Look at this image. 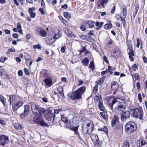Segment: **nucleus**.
<instances>
[{"mask_svg":"<svg viewBox=\"0 0 147 147\" xmlns=\"http://www.w3.org/2000/svg\"><path fill=\"white\" fill-rule=\"evenodd\" d=\"M14 127L16 129H20L22 128L21 125L19 123H16L14 124Z\"/></svg>","mask_w":147,"mask_h":147,"instance_id":"obj_36","label":"nucleus"},{"mask_svg":"<svg viewBox=\"0 0 147 147\" xmlns=\"http://www.w3.org/2000/svg\"><path fill=\"white\" fill-rule=\"evenodd\" d=\"M31 109L33 114L35 115H42L45 112L44 109L39 107L35 103H32L31 105Z\"/></svg>","mask_w":147,"mask_h":147,"instance_id":"obj_3","label":"nucleus"},{"mask_svg":"<svg viewBox=\"0 0 147 147\" xmlns=\"http://www.w3.org/2000/svg\"><path fill=\"white\" fill-rule=\"evenodd\" d=\"M130 144L127 141H124L122 147H130Z\"/></svg>","mask_w":147,"mask_h":147,"instance_id":"obj_35","label":"nucleus"},{"mask_svg":"<svg viewBox=\"0 0 147 147\" xmlns=\"http://www.w3.org/2000/svg\"><path fill=\"white\" fill-rule=\"evenodd\" d=\"M103 131L105 132V133L107 134L108 133V129L107 127L106 126H104L103 128H102Z\"/></svg>","mask_w":147,"mask_h":147,"instance_id":"obj_50","label":"nucleus"},{"mask_svg":"<svg viewBox=\"0 0 147 147\" xmlns=\"http://www.w3.org/2000/svg\"><path fill=\"white\" fill-rule=\"evenodd\" d=\"M128 54L129 56H134L135 55L134 51L131 52H129L128 53Z\"/></svg>","mask_w":147,"mask_h":147,"instance_id":"obj_55","label":"nucleus"},{"mask_svg":"<svg viewBox=\"0 0 147 147\" xmlns=\"http://www.w3.org/2000/svg\"><path fill=\"white\" fill-rule=\"evenodd\" d=\"M116 18L117 20H119L121 19V20L122 21L123 24V26L124 27L125 25L126 21L125 19V18H124V17H123L122 16L117 15L116 16Z\"/></svg>","mask_w":147,"mask_h":147,"instance_id":"obj_17","label":"nucleus"},{"mask_svg":"<svg viewBox=\"0 0 147 147\" xmlns=\"http://www.w3.org/2000/svg\"><path fill=\"white\" fill-rule=\"evenodd\" d=\"M115 109L116 110L117 113L120 114H122L123 111L125 110V109L120 106L119 105L115 107Z\"/></svg>","mask_w":147,"mask_h":147,"instance_id":"obj_18","label":"nucleus"},{"mask_svg":"<svg viewBox=\"0 0 147 147\" xmlns=\"http://www.w3.org/2000/svg\"><path fill=\"white\" fill-rule=\"evenodd\" d=\"M24 113L21 114L20 117L21 118H24L27 116L30 111V107L28 105H26L24 106Z\"/></svg>","mask_w":147,"mask_h":147,"instance_id":"obj_11","label":"nucleus"},{"mask_svg":"<svg viewBox=\"0 0 147 147\" xmlns=\"http://www.w3.org/2000/svg\"><path fill=\"white\" fill-rule=\"evenodd\" d=\"M15 49L14 48H11V49H8V51L6 53V54L7 55H9L10 54V52H15Z\"/></svg>","mask_w":147,"mask_h":147,"instance_id":"obj_37","label":"nucleus"},{"mask_svg":"<svg viewBox=\"0 0 147 147\" xmlns=\"http://www.w3.org/2000/svg\"><path fill=\"white\" fill-rule=\"evenodd\" d=\"M80 29L81 30L83 31H85L86 28H87L85 25V23L84 22L83 23L82 25L80 27Z\"/></svg>","mask_w":147,"mask_h":147,"instance_id":"obj_41","label":"nucleus"},{"mask_svg":"<svg viewBox=\"0 0 147 147\" xmlns=\"http://www.w3.org/2000/svg\"><path fill=\"white\" fill-rule=\"evenodd\" d=\"M58 92L59 93L58 94H63V90L62 87L59 88L58 89Z\"/></svg>","mask_w":147,"mask_h":147,"instance_id":"obj_45","label":"nucleus"},{"mask_svg":"<svg viewBox=\"0 0 147 147\" xmlns=\"http://www.w3.org/2000/svg\"><path fill=\"white\" fill-rule=\"evenodd\" d=\"M108 71L109 74H111L113 72V68L110 66L108 67Z\"/></svg>","mask_w":147,"mask_h":147,"instance_id":"obj_42","label":"nucleus"},{"mask_svg":"<svg viewBox=\"0 0 147 147\" xmlns=\"http://www.w3.org/2000/svg\"><path fill=\"white\" fill-rule=\"evenodd\" d=\"M66 47L65 46L63 47L61 49V51L62 53H64L65 51Z\"/></svg>","mask_w":147,"mask_h":147,"instance_id":"obj_62","label":"nucleus"},{"mask_svg":"<svg viewBox=\"0 0 147 147\" xmlns=\"http://www.w3.org/2000/svg\"><path fill=\"white\" fill-rule=\"evenodd\" d=\"M137 129L135 123L132 121L128 122L125 126V131L128 134H130L134 132Z\"/></svg>","mask_w":147,"mask_h":147,"instance_id":"obj_2","label":"nucleus"},{"mask_svg":"<svg viewBox=\"0 0 147 147\" xmlns=\"http://www.w3.org/2000/svg\"><path fill=\"white\" fill-rule=\"evenodd\" d=\"M9 142L8 136L2 135L0 136V145L3 146L7 144Z\"/></svg>","mask_w":147,"mask_h":147,"instance_id":"obj_9","label":"nucleus"},{"mask_svg":"<svg viewBox=\"0 0 147 147\" xmlns=\"http://www.w3.org/2000/svg\"><path fill=\"white\" fill-rule=\"evenodd\" d=\"M86 28H93L94 27V21L92 20H88L84 22Z\"/></svg>","mask_w":147,"mask_h":147,"instance_id":"obj_13","label":"nucleus"},{"mask_svg":"<svg viewBox=\"0 0 147 147\" xmlns=\"http://www.w3.org/2000/svg\"><path fill=\"white\" fill-rule=\"evenodd\" d=\"M5 100L6 99L5 98H3V97H0V101L2 102L4 106L5 105Z\"/></svg>","mask_w":147,"mask_h":147,"instance_id":"obj_46","label":"nucleus"},{"mask_svg":"<svg viewBox=\"0 0 147 147\" xmlns=\"http://www.w3.org/2000/svg\"><path fill=\"white\" fill-rule=\"evenodd\" d=\"M103 59L104 60V61L107 63H109V62L107 59V57L105 56H104L103 57Z\"/></svg>","mask_w":147,"mask_h":147,"instance_id":"obj_58","label":"nucleus"},{"mask_svg":"<svg viewBox=\"0 0 147 147\" xmlns=\"http://www.w3.org/2000/svg\"><path fill=\"white\" fill-rule=\"evenodd\" d=\"M112 26L111 22H109L105 24L104 26V28L106 30L111 28Z\"/></svg>","mask_w":147,"mask_h":147,"instance_id":"obj_24","label":"nucleus"},{"mask_svg":"<svg viewBox=\"0 0 147 147\" xmlns=\"http://www.w3.org/2000/svg\"><path fill=\"white\" fill-rule=\"evenodd\" d=\"M132 67L134 71H136L138 68L137 65L136 64H134L132 66Z\"/></svg>","mask_w":147,"mask_h":147,"instance_id":"obj_56","label":"nucleus"},{"mask_svg":"<svg viewBox=\"0 0 147 147\" xmlns=\"http://www.w3.org/2000/svg\"><path fill=\"white\" fill-rule=\"evenodd\" d=\"M45 118L47 119H49V120L51 119L49 115V113H45Z\"/></svg>","mask_w":147,"mask_h":147,"instance_id":"obj_54","label":"nucleus"},{"mask_svg":"<svg viewBox=\"0 0 147 147\" xmlns=\"http://www.w3.org/2000/svg\"><path fill=\"white\" fill-rule=\"evenodd\" d=\"M24 71L26 75H29V70L26 68H25L24 69Z\"/></svg>","mask_w":147,"mask_h":147,"instance_id":"obj_52","label":"nucleus"},{"mask_svg":"<svg viewBox=\"0 0 147 147\" xmlns=\"http://www.w3.org/2000/svg\"><path fill=\"white\" fill-rule=\"evenodd\" d=\"M73 131L78 137L80 136V134L78 132V127H75L74 128Z\"/></svg>","mask_w":147,"mask_h":147,"instance_id":"obj_39","label":"nucleus"},{"mask_svg":"<svg viewBox=\"0 0 147 147\" xmlns=\"http://www.w3.org/2000/svg\"><path fill=\"white\" fill-rule=\"evenodd\" d=\"M105 76H104L102 77L98 81H97L98 84H101L103 83L105 79Z\"/></svg>","mask_w":147,"mask_h":147,"instance_id":"obj_30","label":"nucleus"},{"mask_svg":"<svg viewBox=\"0 0 147 147\" xmlns=\"http://www.w3.org/2000/svg\"><path fill=\"white\" fill-rule=\"evenodd\" d=\"M92 130L90 131L88 128H87L86 127V131H85L84 132V134H90L92 132V131H93V128L92 127H91Z\"/></svg>","mask_w":147,"mask_h":147,"instance_id":"obj_34","label":"nucleus"},{"mask_svg":"<svg viewBox=\"0 0 147 147\" xmlns=\"http://www.w3.org/2000/svg\"><path fill=\"white\" fill-rule=\"evenodd\" d=\"M38 34L43 37H45L46 36L47 32L45 30L42 29Z\"/></svg>","mask_w":147,"mask_h":147,"instance_id":"obj_26","label":"nucleus"},{"mask_svg":"<svg viewBox=\"0 0 147 147\" xmlns=\"http://www.w3.org/2000/svg\"><path fill=\"white\" fill-rule=\"evenodd\" d=\"M118 105L125 109L127 105V103L124 102H119Z\"/></svg>","mask_w":147,"mask_h":147,"instance_id":"obj_25","label":"nucleus"},{"mask_svg":"<svg viewBox=\"0 0 147 147\" xmlns=\"http://www.w3.org/2000/svg\"><path fill=\"white\" fill-rule=\"evenodd\" d=\"M91 138L95 145H98L99 144V139L97 135H92L91 136Z\"/></svg>","mask_w":147,"mask_h":147,"instance_id":"obj_15","label":"nucleus"},{"mask_svg":"<svg viewBox=\"0 0 147 147\" xmlns=\"http://www.w3.org/2000/svg\"><path fill=\"white\" fill-rule=\"evenodd\" d=\"M43 8H40L39 9V11H40L41 14L42 15H45V12L43 10Z\"/></svg>","mask_w":147,"mask_h":147,"instance_id":"obj_51","label":"nucleus"},{"mask_svg":"<svg viewBox=\"0 0 147 147\" xmlns=\"http://www.w3.org/2000/svg\"><path fill=\"white\" fill-rule=\"evenodd\" d=\"M137 40V45L136 47L137 48H139L140 46V38H137L136 39Z\"/></svg>","mask_w":147,"mask_h":147,"instance_id":"obj_47","label":"nucleus"},{"mask_svg":"<svg viewBox=\"0 0 147 147\" xmlns=\"http://www.w3.org/2000/svg\"><path fill=\"white\" fill-rule=\"evenodd\" d=\"M62 110L60 109H57L55 110V114H58Z\"/></svg>","mask_w":147,"mask_h":147,"instance_id":"obj_61","label":"nucleus"},{"mask_svg":"<svg viewBox=\"0 0 147 147\" xmlns=\"http://www.w3.org/2000/svg\"><path fill=\"white\" fill-rule=\"evenodd\" d=\"M130 111H126L123 112L121 114V119L123 122H125L127 120L130 118Z\"/></svg>","mask_w":147,"mask_h":147,"instance_id":"obj_8","label":"nucleus"},{"mask_svg":"<svg viewBox=\"0 0 147 147\" xmlns=\"http://www.w3.org/2000/svg\"><path fill=\"white\" fill-rule=\"evenodd\" d=\"M18 74L19 76H22L23 75L22 71L21 70H19L18 71Z\"/></svg>","mask_w":147,"mask_h":147,"instance_id":"obj_63","label":"nucleus"},{"mask_svg":"<svg viewBox=\"0 0 147 147\" xmlns=\"http://www.w3.org/2000/svg\"><path fill=\"white\" fill-rule=\"evenodd\" d=\"M33 121L36 123H37L39 124L42 126H45L47 127H49V125L44 122L43 119L42 118V115H36L34 118Z\"/></svg>","mask_w":147,"mask_h":147,"instance_id":"obj_5","label":"nucleus"},{"mask_svg":"<svg viewBox=\"0 0 147 147\" xmlns=\"http://www.w3.org/2000/svg\"><path fill=\"white\" fill-rule=\"evenodd\" d=\"M61 119L66 124V127H69L71 126V122L69 119L66 117L65 115H63L61 116Z\"/></svg>","mask_w":147,"mask_h":147,"instance_id":"obj_12","label":"nucleus"},{"mask_svg":"<svg viewBox=\"0 0 147 147\" xmlns=\"http://www.w3.org/2000/svg\"><path fill=\"white\" fill-rule=\"evenodd\" d=\"M108 0H98L97 2V5L98 6H102L104 7V5H106Z\"/></svg>","mask_w":147,"mask_h":147,"instance_id":"obj_16","label":"nucleus"},{"mask_svg":"<svg viewBox=\"0 0 147 147\" xmlns=\"http://www.w3.org/2000/svg\"><path fill=\"white\" fill-rule=\"evenodd\" d=\"M139 100L140 102H141L142 101V95L140 93H139L138 95Z\"/></svg>","mask_w":147,"mask_h":147,"instance_id":"obj_53","label":"nucleus"},{"mask_svg":"<svg viewBox=\"0 0 147 147\" xmlns=\"http://www.w3.org/2000/svg\"><path fill=\"white\" fill-rule=\"evenodd\" d=\"M22 26L20 22H18L17 24V28L18 29H21Z\"/></svg>","mask_w":147,"mask_h":147,"instance_id":"obj_57","label":"nucleus"},{"mask_svg":"<svg viewBox=\"0 0 147 147\" xmlns=\"http://www.w3.org/2000/svg\"><path fill=\"white\" fill-rule=\"evenodd\" d=\"M5 70L2 68L1 66H0V74L1 75L3 76L5 75Z\"/></svg>","mask_w":147,"mask_h":147,"instance_id":"obj_32","label":"nucleus"},{"mask_svg":"<svg viewBox=\"0 0 147 147\" xmlns=\"http://www.w3.org/2000/svg\"><path fill=\"white\" fill-rule=\"evenodd\" d=\"M24 102L23 100L17 101L16 103L13 104L12 106V108L13 111L16 112L18 109L23 105Z\"/></svg>","mask_w":147,"mask_h":147,"instance_id":"obj_7","label":"nucleus"},{"mask_svg":"<svg viewBox=\"0 0 147 147\" xmlns=\"http://www.w3.org/2000/svg\"><path fill=\"white\" fill-rule=\"evenodd\" d=\"M42 29L41 28H39L38 27H36L35 28V31H36L35 33L37 34H39Z\"/></svg>","mask_w":147,"mask_h":147,"instance_id":"obj_40","label":"nucleus"},{"mask_svg":"<svg viewBox=\"0 0 147 147\" xmlns=\"http://www.w3.org/2000/svg\"><path fill=\"white\" fill-rule=\"evenodd\" d=\"M127 9L126 7H124L122 9L123 15L122 16L123 17H124V18H126L127 15Z\"/></svg>","mask_w":147,"mask_h":147,"instance_id":"obj_29","label":"nucleus"},{"mask_svg":"<svg viewBox=\"0 0 147 147\" xmlns=\"http://www.w3.org/2000/svg\"><path fill=\"white\" fill-rule=\"evenodd\" d=\"M13 96H11L9 98V100L10 101V105H11V103H13Z\"/></svg>","mask_w":147,"mask_h":147,"instance_id":"obj_59","label":"nucleus"},{"mask_svg":"<svg viewBox=\"0 0 147 147\" xmlns=\"http://www.w3.org/2000/svg\"><path fill=\"white\" fill-rule=\"evenodd\" d=\"M131 115L136 118H139L142 119L143 117V112L142 109L138 108L132 109L131 110Z\"/></svg>","mask_w":147,"mask_h":147,"instance_id":"obj_4","label":"nucleus"},{"mask_svg":"<svg viewBox=\"0 0 147 147\" xmlns=\"http://www.w3.org/2000/svg\"><path fill=\"white\" fill-rule=\"evenodd\" d=\"M44 77H46L43 80L44 82L45 83L46 85L49 86H51L52 85V79L50 76H49L45 71V72L44 73Z\"/></svg>","mask_w":147,"mask_h":147,"instance_id":"obj_6","label":"nucleus"},{"mask_svg":"<svg viewBox=\"0 0 147 147\" xmlns=\"http://www.w3.org/2000/svg\"><path fill=\"white\" fill-rule=\"evenodd\" d=\"M81 61L83 65L86 66L88 65L89 60L86 57L82 60Z\"/></svg>","mask_w":147,"mask_h":147,"instance_id":"obj_20","label":"nucleus"},{"mask_svg":"<svg viewBox=\"0 0 147 147\" xmlns=\"http://www.w3.org/2000/svg\"><path fill=\"white\" fill-rule=\"evenodd\" d=\"M41 4L42 8H45V5L43 0H41Z\"/></svg>","mask_w":147,"mask_h":147,"instance_id":"obj_48","label":"nucleus"},{"mask_svg":"<svg viewBox=\"0 0 147 147\" xmlns=\"http://www.w3.org/2000/svg\"><path fill=\"white\" fill-rule=\"evenodd\" d=\"M118 119H113L111 123L112 127L115 126L116 123H118Z\"/></svg>","mask_w":147,"mask_h":147,"instance_id":"obj_28","label":"nucleus"},{"mask_svg":"<svg viewBox=\"0 0 147 147\" xmlns=\"http://www.w3.org/2000/svg\"><path fill=\"white\" fill-rule=\"evenodd\" d=\"M101 100L102 99L101 96H96L94 97V101L95 102H97L98 101V100L99 102L100 100Z\"/></svg>","mask_w":147,"mask_h":147,"instance_id":"obj_33","label":"nucleus"},{"mask_svg":"<svg viewBox=\"0 0 147 147\" xmlns=\"http://www.w3.org/2000/svg\"><path fill=\"white\" fill-rule=\"evenodd\" d=\"M64 31L65 33L69 37H71L73 35L72 32L68 30L67 28H65L64 29Z\"/></svg>","mask_w":147,"mask_h":147,"instance_id":"obj_22","label":"nucleus"},{"mask_svg":"<svg viewBox=\"0 0 147 147\" xmlns=\"http://www.w3.org/2000/svg\"><path fill=\"white\" fill-rule=\"evenodd\" d=\"M86 88L85 86H82L73 92V96H70L69 97L72 100L80 99L81 98L82 95L86 91Z\"/></svg>","mask_w":147,"mask_h":147,"instance_id":"obj_1","label":"nucleus"},{"mask_svg":"<svg viewBox=\"0 0 147 147\" xmlns=\"http://www.w3.org/2000/svg\"><path fill=\"white\" fill-rule=\"evenodd\" d=\"M89 67L92 70L94 68V65L93 61H92L90 62Z\"/></svg>","mask_w":147,"mask_h":147,"instance_id":"obj_38","label":"nucleus"},{"mask_svg":"<svg viewBox=\"0 0 147 147\" xmlns=\"http://www.w3.org/2000/svg\"><path fill=\"white\" fill-rule=\"evenodd\" d=\"M98 86L96 85L93 88V92L94 93H96L97 91Z\"/></svg>","mask_w":147,"mask_h":147,"instance_id":"obj_60","label":"nucleus"},{"mask_svg":"<svg viewBox=\"0 0 147 147\" xmlns=\"http://www.w3.org/2000/svg\"><path fill=\"white\" fill-rule=\"evenodd\" d=\"M118 86V84L117 82H113L111 85V88L112 89H116Z\"/></svg>","mask_w":147,"mask_h":147,"instance_id":"obj_23","label":"nucleus"},{"mask_svg":"<svg viewBox=\"0 0 147 147\" xmlns=\"http://www.w3.org/2000/svg\"><path fill=\"white\" fill-rule=\"evenodd\" d=\"M61 36V33L60 32H58L57 34H55L53 37L54 39H55L54 41H55L56 39L60 37Z\"/></svg>","mask_w":147,"mask_h":147,"instance_id":"obj_31","label":"nucleus"},{"mask_svg":"<svg viewBox=\"0 0 147 147\" xmlns=\"http://www.w3.org/2000/svg\"><path fill=\"white\" fill-rule=\"evenodd\" d=\"M117 101V100L115 97L111 96L108 99V102L109 103V107L112 110L113 109V105Z\"/></svg>","mask_w":147,"mask_h":147,"instance_id":"obj_10","label":"nucleus"},{"mask_svg":"<svg viewBox=\"0 0 147 147\" xmlns=\"http://www.w3.org/2000/svg\"><path fill=\"white\" fill-rule=\"evenodd\" d=\"M143 59L144 63H147V58L146 57L144 56H143Z\"/></svg>","mask_w":147,"mask_h":147,"instance_id":"obj_64","label":"nucleus"},{"mask_svg":"<svg viewBox=\"0 0 147 147\" xmlns=\"http://www.w3.org/2000/svg\"><path fill=\"white\" fill-rule=\"evenodd\" d=\"M98 107L100 111H104V108L102 100H100L99 102Z\"/></svg>","mask_w":147,"mask_h":147,"instance_id":"obj_21","label":"nucleus"},{"mask_svg":"<svg viewBox=\"0 0 147 147\" xmlns=\"http://www.w3.org/2000/svg\"><path fill=\"white\" fill-rule=\"evenodd\" d=\"M104 24L102 22H99L98 21H97L95 23V26L96 27L95 28V29L96 30H98L100 29L102 27Z\"/></svg>","mask_w":147,"mask_h":147,"instance_id":"obj_19","label":"nucleus"},{"mask_svg":"<svg viewBox=\"0 0 147 147\" xmlns=\"http://www.w3.org/2000/svg\"><path fill=\"white\" fill-rule=\"evenodd\" d=\"M33 47L34 49L37 48L39 49H41V46L40 45H35L33 46Z\"/></svg>","mask_w":147,"mask_h":147,"instance_id":"obj_49","label":"nucleus"},{"mask_svg":"<svg viewBox=\"0 0 147 147\" xmlns=\"http://www.w3.org/2000/svg\"><path fill=\"white\" fill-rule=\"evenodd\" d=\"M63 15L65 18L68 19H69L71 17V14L67 12H64Z\"/></svg>","mask_w":147,"mask_h":147,"instance_id":"obj_27","label":"nucleus"},{"mask_svg":"<svg viewBox=\"0 0 147 147\" xmlns=\"http://www.w3.org/2000/svg\"><path fill=\"white\" fill-rule=\"evenodd\" d=\"M137 143L138 147H141L146 144L147 142L144 139L140 138L137 141Z\"/></svg>","mask_w":147,"mask_h":147,"instance_id":"obj_14","label":"nucleus"},{"mask_svg":"<svg viewBox=\"0 0 147 147\" xmlns=\"http://www.w3.org/2000/svg\"><path fill=\"white\" fill-rule=\"evenodd\" d=\"M58 96L61 100H63L64 99V96L63 94H58Z\"/></svg>","mask_w":147,"mask_h":147,"instance_id":"obj_43","label":"nucleus"},{"mask_svg":"<svg viewBox=\"0 0 147 147\" xmlns=\"http://www.w3.org/2000/svg\"><path fill=\"white\" fill-rule=\"evenodd\" d=\"M139 5L138 4H136L135 6V8L134 10V12L137 13L139 9Z\"/></svg>","mask_w":147,"mask_h":147,"instance_id":"obj_44","label":"nucleus"}]
</instances>
